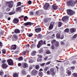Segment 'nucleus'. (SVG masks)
Here are the masks:
<instances>
[{
  "mask_svg": "<svg viewBox=\"0 0 77 77\" xmlns=\"http://www.w3.org/2000/svg\"><path fill=\"white\" fill-rule=\"evenodd\" d=\"M77 34H75L73 36V37L74 38H76V37H77Z\"/></svg>",
  "mask_w": 77,
  "mask_h": 77,
  "instance_id": "bf43d9fd",
  "label": "nucleus"
},
{
  "mask_svg": "<svg viewBox=\"0 0 77 77\" xmlns=\"http://www.w3.org/2000/svg\"><path fill=\"white\" fill-rule=\"evenodd\" d=\"M68 75H71V71H68Z\"/></svg>",
  "mask_w": 77,
  "mask_h": 77,
  "instance_id": "37998d69",
  "label": "nucleus"
},
{
  "mask_svg": "<svg viewBox=\"0 0 77 77\" xmlns=\"http://www.w3.org/2000/svg\"><path fill=\"white\" fill-rule=\"evenodd\" d=\"M14 2L13 1H11L8 2H6V5H8V7H9V8H12V7H13V6H14Z\"/></svg>",
  "mask_w": 77,
  "mask_h": 77,
  "instance_id": "7ed1b4c3",
  "label": "nucleus"
},
{
  "mask_svg": "<svg viewBox=\"0 0 77 77\" xmlns=\"http://www.w3.org/2000/svg\"><path fill=\"white\" fill-rule=\"evenodd\" d=\"M48 67H46L44 69V70L45 71H47V69H48Z\"/></svg>",
  "mask_w": 77,
  "mask_h": 77,
  "instance_id": "58836bf2",
  "label": "nucleus"
},
{
  "mask_svg": "<svg viewBox=\"0 0 77 77\" xmlns=\"http://www.w3.org/2000/svg\"><path fill=\"white\" fill-rule=\"evenodd\" d=\"M32 68H33V67L32 66H30L29 68V69H32Z\"/></svg>",
  "mask_w": 77,
  "mask_h": 77,
  "instance_id": "052dcab7",
  "label": "nucleus"
},
{
  "mask_svg": "<svg viewBox=\"0 0 77 77\" xmlns=\"http://www.w3.org/2000/svg\"><path fill=\"white\" fill-rule=\"evenodd\" d=\"M70 32L71 33H74L75 32V28H72L70 29Z\"/></svg>",
  "mask_w": 77,
  "mask_h": 77,
  "instance_id": "f3484780",
  "label": "nucleus"
},
{
  "mask_svg": "<svg viewBox=\"0 0 77 77\" xmlns=\"http://www.w3.org/2000/svg\"><path fill=\"white\" fill-rule=\"evenodd\" d=\"M28 3L29 5H31V4H32V1H28Z\"/></svg>",
  "mask_w": 77,
  "mask_h": 77,
  "instance_id": "de8ad7c7",
  "label": "nucleus"
},
{
  "mask_svg": "<svg viewBox=\"0 0 77 77\" xmlns=\"http://www.w3.org/2000/svg\"><path fill=\"white\" fill-rule=\"evenodd\" d=\"M67 12L68 14L69 15H72V14H73L74 13V12L73 11L70 9L68 10Z\"/></svg>",
  "mask_w": 77,
  "mask_h": 77,
  "instance_id": "39448f33",
  "label": "nucleus"
},
{
  "mask_svg": "<svg viewBox=\"0 0 77 77\" xmlns=\"http://www.w3.org/2000/svg\"><path fill=\"white\" fill-rule=\"evenodd\" d=\"M13 76L14 77H18V74H17V73H15L14 74Z\"/></svg>",
  "mask_w": 77,
  "mask_h": 77,
  "instance_id": "cd10ccee",
  "label": "nucleus"
},
{
  "mask_svg": "<svg viewBox=\"0 0 77 77\" xmlns=\"http://www.w3.org/2000/svg\"><path fill=\"white\" fill-rule=\"evenodd\" d=\"M56 42V40H54L52 41L51 42V43L53 44H54Z\"/></svg>",
  "mask_w": 77,
  "mask_h": 77,
  "instance_id": "a19ab883",
  "label": "nucleus"
},
{
  "mask_svg": "<svg viewBox=\"0 0 77 77\" xmlns=\"http://www.w3.org/2000/svg\"><path fill=\"white\" fill-rule=\"evenodd\" d=\"M37 61L38 62H41V61H42V59L38 58L37 59Z\"/></svg>",
  "mask_w": 77,
  "mask_h": 77,
  "instance_id": "79ce46f5",
  "label": "nucleus"
},
{
  "mask_svg": "<svg viewBox=\"0 0 77 77\" xmlns=\"http://www.w3.org/2000/svg\"><path fill=\"white\" fill-rule=\"evenodd\" d=\"M15 33H20V31L18 29H16L15 30Z\"/></svg>",
  "mask_w": 77,
  "mask_h": 77,
  "instance_id": "412c9836",
  "label": "nucleus"
},
{
  "mask_svg": "<svg viewBox=\"0 0 77 77\" xmlns=\"http://www.w3.org/2000/svg\"><path fill=\"white\" fill-rule=\"evenodd\" d=\"M38 75L40 76V77H42L43 75V73L42 72H39L38 73Z\"/></svg>",
  "mask_w": 77,
  "mask_h": 77,
  "instance_id": "bb28decb",
  "label": "nucleus"
},
{
  "mask_svg": "<svg viewBox=\"0 0 77 77\" xmlns=\"http://www.w3.org/2000/svg\"><path fill=\"white\" fill-rule=\"evenodd\" d=\"M51 18H45L44 20V23H47L50 20H51Z\"/></svg>",
  "mask_w": 77,
  "mask_h": 77,
  "instance_id": "a211bd4d",
  "label": "nucleus"
},
{
  "mask_svg": "<svg viewBox=\"0 0 77 77\" xmlns=\"http://www.w3.org/2000/svg\"><path fill=\"white\" fill-rule=\"evenodd\" d=\"M37 73H38V71L35 69L33 70L31 72V74L33 75H35L37 74Z\"/></svg>",
  "mask_w": 77,
  "mask_h": 77,
  "instance_id": "9d476101",
  "label": "nucleus"
},
{
  "mask_svg": "<svg viewBox=\"0 0 77 77\" xmlns=\"http://www.w3.org/2000/svg\"><path fill=\"white\" fill-rule=\"evenodd\" d=\"M45 63H42L40 64V65L41 66H44V65H45Z\"/></svg>",
  "mask_w": 77,
  "mask_h": 77,
  "instance_id": "8fccbe9b",
  "label": "nucleus"
},
{
  "mask_svg": "<svg viewBox=\"0 0 77 77\" xmlns=\"http://www.w3.org/2000/svg\"><path fill=\"white\" fill-rule=\"evenodd\" d=\"M74 20L76 21V23H77V19H74Z\"/></svg>",
  "mask_w": 77,
  "mask_h": 77,
  "instance_id": "774afa93",
  "label": "nucleus"
},
{
  "mask_svg": "<svg viewBox=\"0 0 77 77\" xmlns=\"http://www.w3.org/2000/svg\"><path fill=\"white\" fill-rule=\"evenodd\" d=\"M12 39L13 41H17L18 39V36L17 35H14L12 36Z\"/></svg>",
  "mask_w": 77,
  "mask_h": 77,
  "instance_id": "20e7f679",
  "label": "nucleus"
},
{
  "mask_svg": "<svg viewBox=\"0 0 77 77\" xmlns=\"http://www.w3.org/2000/svg\"><path fill=\"white\" fill-rule=\"evenodd\" d=\"M18 66H21V63H19L18 64Z\"/></svg>",
  "mask_w": 77,
  "mask_h": 77,
  "instance_id": "69168bd1",
  "label": "nucleus"
},
{
  "mask_svg": "<svg viewBox=\"0 0 77 77\" xmlns=\"http://www.w3.org/2000/svg\"><path fill=\"white\" fill-rule=\"evenodd\" d=\"M38 37V38H42V35L41 34H38L37 35Z\"/></svg>",
  "mask_w": 77,
  "mask_h": 77,
  "instance_id": "e433bc0d",
  "label": "nucleus"
},
{
  "mask_svg": "<svg viewBox=\"0 0 77 77\" xmlns=\"http://www.w3.org/2000/svg\"><path fill=\"white\" fill-rule=\"evenodd\" d=\"M19 22V19L17 18H15L13 21V22L14 24H17Z\"/></svg>",
  "mask_w": 77,
  "mask_h": 77,
  "instance_id": "6e6552de",
  "label": "nucleus"
},
{
  "mask_svg": "<svg viewBox=\"0 0 77 77\" xmlns=\"http://www.w3.org/2000/svg\"><path fill=\"white\" fill-rule=\"evenodd\" d=\"M21 3L20 2H18L17 4V6H21Z\"/></svg>",
  "mask_w": 77,
  "mask_h": 77,
  "instance_id": "2f4dec72",
  "label": "nucleus"
},
{
  "mask_svg": "<svg viewBox=\"0 0 77 77\" xmlns=\"http://www.w3.org/2000/svg\"><path fill=\"white\" fill-rule=\"evenodd\" d=\"M6 62V60H3L2 61V63H5V62Z\"/></svg>",
  "mask_w": 77,
  "mask_h": 77,
  "instance_id": "5fc2aeb1",
  "label": "nucleus"
},
{
  "mask_svg": "<svg viewBox=\"0 0 77 77\" xmlns=\"http://www.w3.org/2000/svg\"><path fill=\"white\" fill-rule=\"evenodd\" d=\"M30 15H34V13L33 12H30Z\"/></svg>",
  "mask_w": 77,
  "mask_h": 77,
  "instance_id": "49530a36",
  "label": "nucleus"
},
{
  "mask_svg": "<svg viewBox=\"0 0 77 77\" xmlns=\"http://www.w3.org/2000/svg\"><path fill=\"white\" fill-rule=\"evenodd\" d=\"M56 37L57 38H60V33L58 32L57 34Z\"/></svg>",
  "mask_w": 77,
  "mask_h": 77,
  "instance_id": "6ab92c4d",
  "label": "nucleus"
},
{
  "mask_svg": "<svg viewBox=\"0 0 77 77\" xmlns=\"http://www.w3.org/2000/svg\"><path fill=\"white\" fill-rule=\"evenodd\" d=\"M50 6V5L49 3H47L45 5L44 8L45 9H47Z\"/></svg>",
  "mask_w": 77,
  "mask_h": 77,
  "instance_id": "f8f14e48",
  "label": "nucleus"
},
{
  "mask_svg": "<svg viewBox=\"0 0 77 77\" xmlns=\"http://www.w3.org/2000/svg\"><path fill=\"white\" fill-rule=\"evenodd\" d=\"M47 59H48V57H46L44 58L45 60H47Z\"/></svg>",
  "mask_w": 77,
  "mask_h": 77,
  "instance_id": "338daca9",
  "label": "nucleus"
},
{
  "mask_svg": "<svg viewBox=\"0 0 77 77\" xmlns=\"http://www.w3.org/2000/svg\"><path fill=\"white\" fill-rule=\"evenodd\" d=\"M59 43L58 42H56V43L55 44V45L56 47H59Z\"/></svg>",
  "mask_w": 77,
  "mask_h": 77,
  "instance_id": "393cba45",
  "label": "nucleus"
},
{
  "mask_svg": "<svg viewBox=\"0 0 77 77\" xmlns=\"http://www.w3.org/2000/svg\"><path fill=\"white\" fill-rule=\"evenodd\" d=\"M28 25L32 26V23L30 22H27L23 24V26H28Z\"/></svg>",
  "mask_w": 77,
  "mask_h": 77,
  "instance_id": "2eb2a0df",
  "label": "nucleus"
},
{
  "mask_svg": "<svg viewBox=\"0 0 77 77\" xmlns=\"http://www.w3.org/2000/svg\"><path fill=\"white\" fill-rule=\"evenodd\" d=\"M77 1L70 0L67 2V5L69 6H74L75 5L77 4Z\"/></svg>",
  "mask_w": 77,
  "mask_h": 77,
  "instance_id": "f257e3e1",
  "label": "nucleus"
},
{
  "mask_svg": "<svg viewBox=\"0 0 77 77\" xmlns=\"http://www.w3.org/2000/svg\"><path fill=\"white\" fill-rule=\"evenodd\" d=\"M11 48L12 50H16V48H17V45H12Z\"/></svg>",
  "mask_w": 77,
  "mask_h": 77,
  "instance_id": "dca6fc26",
  "label": "nucleus"
},
{
  "mask_svg": "<svg viewBox=\"0 0 77 77\" xmlns=\"http://www.w3.org/2000/svg\"><path fill=\"white\" fill-rule=\"evenodd\" d=\"M28 19V17L27 16H25L23 18L24 21H27V20Z\"/></svg>",
  "mask_w": 77,
  "mask_h": 77,
  "instance_id": "c756f323",
  "label": "nucleus"
},
{
  "mask_svg": "<svg viewBox=\"0 0 77 77\" xmlns=\"http://www.w3.org/2000/svg\"><path fill=\"white\" fill-rule=\"evenodd\" d=\"M38 57H40V58H42V55H40L38 54Z\"/></svg>",
  "mask_w": 77,
  "mask_h": 77,
  "instance_id": "6e6d98bb",
  "label": "nucleus"
},
{
  "mask_svg": "<svg viewBox=\"0 0 77 77\" xmlns=\"http://www.w3.org/2000/svg\"><path fill=\"white\" fill-rule=\"evenodd\" d=\"M62 23L61 22H60L58 23V27H61L62 26Z\"/></svg>",
  "mask_w": 77,
  "mask_h": 77,
  "instance_id": "72a5a7b5",
  "label": "nucleus"
},
{
  "mask_svg": "<svg viewBox=\"0 0 77 77\" xmlns=\"http://www.w3.org/2000/svg\"><path fill=\"white\" fill-rule=\"evenodd\" d=\"M15 13V12L14 11V10H13V11H12L11 12H10L9 13V15H13V14H14Z\"/></svg>",
  "mask_w": 77,
  "mask_h": 77,
  "instance_id": "4be33fe9",
  "label": "nucleus"
},
{
  "mask_svg": "<svg viewBox=\"0 0 77 77\" xmlns=\"http://www.w3.org/2000/svg\"><path fill=\"white\" fill-rule=\"evenodd\" d=\"M2 67L5 69H6L7 67H8V66L6 64L3 63L2 65Z\"/></svg>",
  "mask_w": 77,
  "mask_h": 77,
  "instance_id": "ddd939ff",
  "label": "nucleus"
},
{
  "mask_svg": "<svg viewBox=\"0 0 77 77\" xmlns=\"http://www.w3.org/2000/svg\"><path fill=\"white\" fill-rule=\"evenodd\" d=\"M63 38H64V35H62L60 37V39H63Z\"/></svg>",
  "mask_w": 77,
  "mask_h": 77,
  "instance_id": "c03bdc74",
  "label": "nucleus"
},
{
  "mask_svg": "<svg viewBox=\"0 0 77 77\" xmlns=\"http://www.w3.org/2000/svg\"><path fill=\"white\" fill-rule=\"evenodd\" d=\"M61 43L62 45H64V44H65V43H64V42H61Z\"/></svg>",
  "mask_w": 77,
  "mask_h": 77,
  "instance_id": "680f3d73",
  "label": "nucleus"
},
{
  "mask_svg": "<svg viewBox=\"0 0 77 77\" xmlns=\"http://www.w3.org/2000/svg\"><path fill=\"white\" fill-rule=\"evenodd\" d=\"M18 60L19 61H21V60H23V58L22 57H20L18 58Z\"/></svg>",
  "mask_w": 77,
  "mask_h": 77,
  "instance_id": "a878e982",
  "label": "nucleus"
},
{
  "mask_svg": "<svg viewBox=\"0 0 77 77\" xmlns=\"http://www.w3.org/2000/svg\"><path fill=\"white\" fill-rule=\"evenodd\" d=\"M35 68L36 69H39V66L38 65H37L35 66Z\"/></svg>",
  "mask_w": 77,
  "mask_h": 77,
  "instance_id": "c9c22d12",
  "label": "nucleus"
},
{
  "mask_svg": "<svg viewBox=\"0 0 77 77\" xmlns=\"http://www.w3.org/2000/svg\"><path fill=\"white\" fill-rule=\"evenodd\" d=\"M35 32L37 33H38V32H40L41 31V28H36L35 29Z\"/></svg>",
  "mask_w": 77,
  "mask_h": 77,
  "instance_id": "4468645a",
  "label": "nucleus"
},
{
  "mask_svg": "<svg viewBox=\"0 0 77 77\" xmlns=\"http://www.w3.org/2000/svg\"><path fill=\"white\" fill-rule=\"evenodd\" d=\"M46 53H47V54H50V51H47L46 52Z\"/></svg>",
  "mask_w": 77,
  "mask_h": 77,
  "instance_id": "09e8293b",
  "label": "nucleus"
},
{
  "mask_svg": "<svg viewBox=\"0 0 77 77\" xmlns=\"http://www.w3.org/2000/svg\"><path fill=\"white\" fill-rule=\"evenodd\" d=\"M54 69L52 68L50 69L49 71H48L47 72V73L48 75L51 74V75L53 77H54V75L56 74V72H54Z\"/></svg>",
  "mask_w": 77,
  "mask_h": 77,
  "instance_id": "f03ea898",
  "label": "nucleus"
},
{
  "mask_svg": "<svg viewBox=\"0 0 77 77\" xmlns=\"http://www.w3.org/2000/svg\"><path fill=\"white\" fill-rule=\"evenodd\" d=\"M2 53L4 54H5V53H6V49H3L2 50Z\"/></svg>",
  "mask_w": 77,
  "mask_h": 77,
  "instance_id": "ea45409f",
  "label": "nucleus"
},
{
  "mask_svg": "<svg viewBox=\"0 0 77 77\" xmlns=\"http://www.w3.org/2000/svg\"><path fill=\"white\" fill-rule=\"evenodd\" d=\"M50 63H51V62H50V61H49L48 62H47L46 63V65H49V64H50Z\"/></svg>",
  "mask_w": 77,
  "mask_h": 77,
  "instance_id": "864d4df0",
  "label": "nucleus"
},
{
  "mask_svg": "<svg viewBox=\"0 0 77 77\" xmlns=\"http://www.w3.org/2000/svg\"><path fill=\"white\" fill-rule=\"evenodd\" d=\"M4 74V73L2 71L0 72V75L3 76V75Z\"/></svg>",
  "mask_w": 77,
  "mask_h": 77,
  "instance_id": "4c0bfd02",
  "label": "nucleus"
},
{
  "mask_svg": "<svg viewBox=\"0 0 77 77\" xmlns=\"http://www.w3.org/2000/svg\"><path fill=\"white\" fill-rule=\"evenodd\" d=\"M54 22H52L49 27V29H52L53 28V26H54Z\"/></svg>",
  "mask_w": 77,
  "mask_h": 77,
  "instance_id": "1a4fd4ad",
  "label": "nucleus"
},
{
  "mask_svg": "<svg viewBox=\"0 0 77 77\" xmlns=\"http://www.w3.org/2000/svg\"><path fill=\"white\" fill-rule=\"evenodd\" d=\"M35 54H36V51H34L32 52L31 53V55H32V56H35Z\"/></svg>",
  "mask_w": 77,
  "mask_h": 77,
  "instance_id": "c85d7f7f",
  "label": "nucleus"
},
{
  "mask_svg": "<svg viewBox=\"0 0 77 77\" xmlns=\"http://www.w3.org/2000/svg\"><path fill=\"white\" fill-rule=\"evenodd\" d=\"M6 10L7 11H9L11 10V9H10V8H7L6 9Z\"/></svg>",
  "mask_w": 77,
  "mask_h": 77,
  "instance_id": "13d9d810",
  "label": "nucleus"
},
{
  "mask_svg": "<svg viewBox=\"0 0 77 77\" xmlns=\"http://www.w3.org/2000/svg\"><path fill=\"white\" fill-rule=\"evenodd\" d=\"M72 75L74 77H77V74L75 73H73Z\"/></svg>",
  "mask_w": 77,
  "mask_h": 77,
  "instance_id": "f704fd0d",
  "label": "nucleus"
},
{
  "mask_svg": "<svg viewBox=\"0 0 77 77\" xmlns=\"http://www.w3.org/2000/svg\"><path fill=\"white\" fill-rule=\"evenodd\" d=\"M7 62L9 65H14V63H13V60H12L11 59L8 60H7Z\"/></svg>",
  "mask_w": 77,
  "mask_h": 77,
  "instance_id": "423d86ee",
  "label": "nucleus"
},
{
  "mask_svg": "<svg viewBox=\"0 0 77 77\" xmlns=\"http://www.w3.org/2000/svg\"><path fill=\"white\" fill-rule=\"evenodd\" d=\"M28 66V64H27V63H24L23 64V67L24 68H27Z\"/></svg>",
  "mask_w": 77,
  "mask_h": 77,
  "instance_id": "aec40b11",
  "label": "nucleus"
},
{
  "mask_svg": "<svg viewBox=\"0 0 77 77\" xmlns=\"http://www.w3.org/2000/svg\"><path fill=\"white\" fill-rule=\"evenodd\" d=\"M29 63H33V61H32V60H29Z\"/></svg>",
  "mask_w": 77,
  "mask_h": 77,
  "instance_id": "e2e57ef3",
  "label": "nucleus"
},
{
  "mask_svg": "<svg viewBox=\"0 0 77 77\" xmlns=\"http://www.w3.org/2000/svg\"><path fill=\"white\" fill-rule=\"evenodd\" d=\"M68 16H65L63 17L62 19V20L63 21H68Z\"/></svg>",
  "mask_w": 77,
  "mask_h": 77,
  "instance_id": "9b49d317",
  "label": "nucleus"
},
{
  "mask_svg": "<svg viewBox=\"0 0 77 77\" xmlns=\"http://www.w3.org/2000/svg\"><path fill=\"white\" fill-rule=\"evenodd\" d=\"M33 35V34L32 33H30L29 34L28 36L29 37H31V36H32V35Z\"/></svg>",
  "mask_w": 77,
  "mask_h": 77,
  "instance_id": "a18cd8bd",
  "label": "nucleus"
},
{
  "mask_svg": "<svg viewBox=\"0 0 77 77\" xmlns=\"http://www.w3.org/2000/svg\"><path fill=\"white\" fill-rule=\"evenodd\" d=\"M72 63L73 64H75V63H76V61L75 60H73L72 61Z\"/></svg>",
  "mask_w": 77,
  "mask_h": 77,
  "instance_id": "603ef678",
  "label": "nucleus"
},
{
  "mask_svg": "<svg viewBox=\"0 0 77 77\" xmlns=\"http://www.w3.org/2000/svg\"><path fill=\"white\" fill-rule=\"evenodd\" d=\"M22 74L23 75H26V72L24 70H23L22 71Z\"/></svg>",
  "mask_w": 77,
  "mask_h": 77,
  "instance_id": "5701e85b",
  "label": "nucleus"
},
{
  "mask_svg": "<svg viewBox=\"0 0 77 77\" xmlns=\"http://www.w3.org/2000/svg\"><path fill=\"white\" fill-rule=\"evenodd\" d=\"M46 41L44 40L43 42V40H40L38 42V43L41 45H46Z\"/></svg>",
  "mask_w": 77,
  "mask_h": 77,
  "instance_id": "0eeeda50",
  "label": "nucleus"
},
{
  "mask_svg": "<svg viewBox=\"0 0 77 77\" xmlns=\"http://www.w3.org/2000/svg\"><path fill=\"white\" fill-rule=\"evenodd\" d=\"M41 45H40L39 43H38V44L37 45V48H40L41 47Z\"/></svg>",
  "mask_w": 77,
  "mask_h": 77,
  "instance_id": "473e14b6",
  "label": "nucleus"
},
{
  "mask_svg": "<svg viewBox=\"0 0 77 77\" xmlns=\"http://www.w3.org/2000/svg\"><path fill=\"white\" fill-rule=\"evenodd\" d=\"M52 7L54 10H56V9H57V6L55 5H52Z\"/></svg>",
  "mask_w": 77,
  "mask_h": 77,
  "instance_id": "b1692460",
  "label": "nucleus"
},
{
  "mask_svg": "<svg viewBox=\"0 0 77 77\" xmlns=\"http://www.w3.org/2000/svg\"><path fill=\"white\" fill-rule=\"evenodd\" d=\"M51 48L52 49H54V45H53V44H52L51 45Z\"/></svg>",
  "mask_w": 77,
  "mask_h": 77,
  "instance_id": "3c124183",
  "label": "nucleus"
},
{
  "mask_svg": "<svg viewBox=\"0 0 77 77\" xmlns=\"http://www.w3.org/2000/svg\"><path fill=\"white\" fill-rule=\"evenodd\" d=\"M19 51H19V50H17L15 52H14V53H18V52H19Z\"/></svg>",
  "mask_w": 77,
  "mask_h": 77,
  "instance_id": "0e129e2a",
  "label": "nucleus"
},
{
  "mask_svg": "<svg viewBox=\"0 0 77 77\" xmlns=\"http://www.w3.org/2000/svg\"><path fill=\"white\" fill-rule=\"evenodd\" d=\"M29 47H30V46L28 44L27 45H26V48H29Z\"/></svg>",
  "mask_w": 77,
  "mask_h": 77,
  "instance_id": "4d7b16f0",
  "label": "nucleus"
},
{
  "mask_svg": "<svg viewBox=\"0 0 77 77\" xmlns=\"http://www.w3.org/2000/svg\"><path fill=\"white\" fill-rule=\"evenodd\" d=\"M64 32H69V29L68 28H66L64 30Z\"/></svg>",
  "mask_w": 77,
  "mask_h": 77,
  "instance_id": "7c9ffc66",
  "label": "nucleus"
}]
</instances>
